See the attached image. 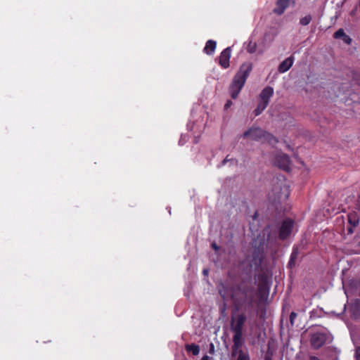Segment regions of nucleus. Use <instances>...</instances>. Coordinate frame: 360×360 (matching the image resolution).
Returning <instances> with one entry per match:
<instances>
[{
  "instance_id": "obj_6",
  "label": "nucleus",
  "mask_w": 360,
  "mask_h": 360,
  "mask_svg": "<svg viewBox=\"0 0 360 360\" xmlns=\"http://www.w3.org/2000/svg\"><path fill=\"white\" fill-rule=\"evenodd\" d=\"M328 339V335L326 333H315L311 336V345L314 349H319L327 342Z\"/></svg>"
},
{
  "instance_id": "obj_31",
  "label": "nucleus",
  "mask_w": 360,
  "mask_h": 360,
  "mask_svg": "<svg viewBox=\"0 0 360 360\" xmlns=\"http://www.w3.org/2000/svg\"><path fill=\"white\" fill-rule=\"evenodd\" d=\"M212 248L215 250H218L219 248L215 243H212Z\"/></svg>"
},
{
  "instance_id": "obj_7",
  "label": "nucleus",
  "mask_w": 360,
  "mask_h": 360,
  "mask_svg": "<svg viewBox=\"0 0 360 360\" xmlns=\"http://www.w3.org/2000/svg\"><path fill=\"white\" fill-rule=\"evenodd\" d=\"M294 221L291 219H285L280 227L278 237L281 240H285L291 233Z\"/></svg>"
},
{
  "instance_id": "obj_14",
  "label": "nucleus",
  "mask_w": 360,
  "mask_h": 360,
  "mask_svg": "<svg viewBox=\"0 0 360 360\" xmlns=\"http://www.w3.org/2000/svg\"><path fill=\"white\" fill-rule=\"evenodd\" d=\"M300 255V250L297 246H293L292 252L290 254V259L288 264V268H293L296 265L297 259Z\"/></svg>"
},
{
  "instance_id": "obj_19",
  "label": "nucleus",
  "mask_w": 360,
  "mask_h": 360,
  "mask_svg": "<svg viewBox=\"0 0 360 360\" xmlns=\"http://www.w3.org/2000/svg\"><path fill=\"white\" fill-rule=\"evenodd\" d=\"M311 16L310 15H306L300 20V25L305 26L310 23L311 21Z\"/></svg>"
},
{
  "instance_id": "obj_22",
  "label": "nucleus",
  "mask_w": 360,
  "mask_h": 360,
  "mask_svg": "<svg viewBox=\"0 0 360 360\" xmlns=\"http://www.w3.org/2000/svg\"><path fill=\"white\" fill-rule=\"evenodd\" d=\"M297 317V314L294 311H292L290 314V322L292 325L294 324V321Z\"/></svg>"
},
{
  "instance_id": "obj_21",
  "label": "nucleus",
  "mask_w": 360,
  "mask_h": 360,
  "mask_svg": "<svg viewBox=\"0 0 360 360\" xmlns=\"http://www.w3.org/2000/svg\"><path fill=\"white\" fill-rule=\"evenodd\" d=\"M280 186H278V188H276L273 190V192H274V200H276L277 198H280V195H279V193H280Z\"/></svg>"
},
{
  "instance_id": "obj_33",
  "label": "nucleus",
  "mask_w": 360,
  "mask_h": 360,
  "mask_svg": "<svg viewBox=\"0 0 360 360\" xmlns=\"http://www.w3.org/2000/svg\"><path fill=\"white\" fill-rule=\"evenodd\" d=\"M347 233H348L349 234H351V233H353V229H352V227H349V228H347Z\"/></svg>"
},
{
  "instance_id": "obj_17",
  "label": "nucleus",
  "mask_w": 360,
  "mask_h": 360,
  "mask_svg": "<svg viewBox=\"0 0 360 360\" xmlns=\"http://www.w3.org/2000/svg\"><path fill=\"white\" fill-rule=\"evenodd\" d=\"M348 221L352 226H356L359 224V218L355 213H350L347 215Z\"/></svg>"
},
{
  "instance_id": "obj_23",
  "label": "nucleus",
  "mask_w": 360,
  "mask_h": 360,
  "mask_svg": "<svg viewBox=\"0 0 360 360\" xmlns=\"http://www.w3.org/2000/svg\"><path fill=\"white\" fill-rule=\"evenodd\" d=\"M187 141V136H184V135H181V138L179 141V145H184Z\"/></svg>"
},
{
  "instance_id": "obj_1",
  "label": "nucleus",
  "mask_w": 360,
  "mask_h": 360,
  "mask_svg": "<svg viewBox=\"0 0 360 360\" xmlns=\"http://www.w3.org/2000/svg\"><path fill=\"white\" fill-rule=\"evenodd\" d=\"M252 70V64L250 62H245L240 66L229 87V92L233 99L238 97Z\"/></svg>"
},
{
  "instance_id": "obj_27",
  "label": "nucleus",
  "mask_w": 360,
  "mask_h": 360,
  "mask_svg": "<svg viewBox=\"0 0 360 360\" xmlns=\"http://www.w3.org/2000/svg\"><path fill=\"white\" fill-rule=\"evenodd\" d=\"M209 352L212 354L214 353V345L213 343L210 344Z\"/></svg>"
},
{
  "instance_id": "obj_38",
  "label": "nucleus",
  "mask_w": 360,
  "mask_h": 360,
  "mask_svg": "<svg viewBox=\"0 0 360 360\" xmlns=\"http://www.w3.org/2000/svg\"><path fill=\"white\" fill-rule=\"evenodd\" d=\"M357 6L359 7V10L360 11V0H359V2L357 4Z\"/></svg>"
},
{
  "instance_id": "obj_4",
  "label": "nucleus",
  "mask_w": 360,
  "mask_h": 360,
  "mask_svg": "<svg viewBox=\"0 0 360 360\" xmlns=\"http://www.w3.org/2000/svg\"><path fill=\"white\" fill-rule=\"evenodd\" d=\"M245 342H233L231 346V356L236 357V360H250L248 349H243Z\"/></svg>"
},
{
  "instance_id": "obj_35",
  "label": "nucleus",
  "mask_w": 360,
  "mask_h": 360,
  "mask_svg": "<svg viewBox=\"0 0 360 360\" xmlns=\"http://www.w3.org/2000/svg\"><path fill=\"white\" fill-rule=\"evenodd\" d=\"M264 360H272V359H271V357L269 355L266 354L264 356Z\"/></svg>"
},
{
  "instance_id": "obj_36",
  "label": "nucleus",
  "mask_w": 360,
  "mask_h": 360,
  "mask_svg": "<svg viewBox=\"0 0 360 360\" xmlns=\"http://www.w3.org/2000/svg\"><path fill=\"white\" fill-rule=\"evenodd\" d=\"M263 289H264V286H262V285H259V291H262Z\"/></svg>"
},
{
  "instance_id": "obj_13",
  "label": "nucleus",
  "mask_w": 360,
  "mask_h": 360,
  "mask_svg": "<svg viewBox=\"0 0 360 360\" xmlns=\"http://www.w3.org/2000/svg\"><path fill=\"white\" fill-rule=\"evenodd\" d=\"M333 37L336 39H340L343 43L349 44L352 42V39L349 36L346 34L343 29H339L336 31Z\"/></svg>"
},
{
  "instance_id": "obj_34",
  "label": "nucleus",
  "mask_w": 360,
  "mask_h": 360,
  "mask_svg": "<svg viewBox=\"0 0 360 360\" xmlns=\"http://www.w3.org/2000/svg\"><path fill=\"white\" fill-rule=\"evenodd\" d=\"M201 360H210V357L207 355H205L204 356H202Z\"/></svg>"
},
{
  "instance_id": "obj_2",
  "label": "nucleus",
  "mask_w": 360,
  "mask_h": 360,
  "mask_svg": "<svg viewBox=\"0 0 360 360\" xmlns=\"http://www.w3.org/2000/svg\"><path fill=\"white\" fill-rule=\"evenodd\" d=\"M255 295V290L253 286L248 285H241L238 287V290L236 292L235 300L236 303L245 309H252Z\"/></svg>"
},
{
  "instance_id": "obj_9",
  "label": "nucleus",
  "mask_w": 360,
  "mask_h": 360,
  "mask_svg": "<svg viewBox=\"0 0 360 360\" xmlns=\"http://www.w3.org/2000/svg\"><path fill=\"white\" fill-rule=\"evenodd\" d=\"M274 94V89L271 86H266L262 89L259 95V101L268 105L270 98Z\"/></svg>"
},
{
  "instance_id": "obj_8",
  "label": "nucleus",
  "mask_w": 360,
  "mask_h": 360,
  "mask_svg": "<svg viewBox=\"0 0 360 360\" xmlns=\"http://www.w3.org/2000/svg\"><path fill=\"white\" fill-rule=\"evenodd\" d=\"M276 165L283 170H289L290 160L288 155L281 153H278L275 158Z\"/></svg>"
},
{
  "instance_id": "obj_37",
  "label": "nucleus",
  "mask_w": 360,
  "mask_h": 360,
  "mask_svg": "<svg viewBox=\"0 0 360 360\" xmlns=\"http://www.w3.org/2000/svg\"><path fill=\"white\" fill-rule=\"evenodd\" d=\"M207 273H208V270H207V269H204V270H203V274H204L205 275L207 274Z\"/></svg>"
},
{
  "instance_id": "obj_11",
  "label": "nucleus",
  "mask_w": 360,
  "mask_h": 360,
  "mask_svg": "<svg viewBox=\"0 0 360 360\" xmlns=\"http://www.w3.org/2000/svg\"><path fill=\"white\" fill-rule=\"evenodd\" d=\"M290 1V0H277L276 7L273 10L274 13L278 15H282L289 6Z\"/></svg>"
},
{
  "instance_id": "obj_29",
  "label": "nucleus",
  "mask_w": 360,
  "mask_h": 360,
  "mask_svg": "<svg viewBox=\"0 0 360 360\" xmlns=\"http://www.w3.org/2000/svg\"><path fill=\"white\" fill-rule=\"evenodd\" d=\"M229 160H230L228 158V156H226V157L225 158V159H224V160L221 161V165H219V167H220V166H224V165H226V163L227 162H229Z\"/></svg>"
},
{
  "instance_id": "obj_15",
  "label": "nucleus",
  "mask_w": 360,
  "mask_h": 360,
  "mask_svg": "<svg viewBox=\"0 0 360 360\" xmlns=\"http://www.w3.org/2000/svg\"><path fill=\"white\" fill-rule=\"evenodd\" d=\"M339 353L340 352L337 350L336 348L328 347L325 350L326 356L328 357H332L335 360H337Z\"/></svg>"
},
{
  "instance_id": "obj_25",
  "label": "nucleus",
  "mask_w": 360,
  "mask_h": 360,
  "mask_svg": "<svg viewBox=\"0 0 360 360\" xmlns=\"http://www.w3.org/2000/svg\"><path fill=\"white\" fill-rule=\"evenodd\" d=\"M257 46H248L247 51L250 53H254L256 51Z\"/></svg>"
},
{
  "instance_id": "obj_20",
  "label": "nucleus",
  "mask_w": 360,
  "mask_h": 360,
  "mask_svg": "<svg viewBox=\"0 0 360 360\" xmlns=\"http://www.w3.org/2000/svg\"><path fill=\"white\" fill-rule=\"evenodd\" d=\"M215 48L216 46H205L203 51L205 53L211 55L214 52Z\"/></svg>"
},
{
  "instance_id": "obj_10",
  "label": "nucleus",
  "mask_w": 360,
  "mask_h": 360,
  "mask_svg": "<svg viewBox=\"0 0 360 360\" xmlns=\"http://www.w3.org/2000/svg\"><path fill=\"white\" fill-rule=\"evenodd\" d=\"M231 49L230 46L225 49L220 55L219 64L223 68L229 67V59L231 57Z\"/></svg>"
},
{
  "instance_id": "obj_32",
  "label": "nucleus",
  "mask_w": 360,
  "mask_h": 360,
  "mask_svg": "<svg viewBox=\"0 0 360 360\" xmlns=\"http://www.w3.org/2000/svg\"><path fill=\"white\" fill-rule=\"evenodd\" d=\"M356 207H357L358 211L360 212V195L359 196Z\"/></svg>"
},
{
  "instance_id": "obj_5",
  "label": "nucleus",
  "mask_w": 360,
  "mask_h": 360,
  "mask_svg": "<svg viewBox=\"0 0 360 360\" xmlns=\"http://www.w3.org/2000/svg\"><path fill=\"white\" fill-rule=\"evenodd\" d=\"M269 135L266 131L257 127H252L245 131L241 136L244 139H250L253 141H259L266 136Z\"/></svg>"
},
{
  "instance_id": "obj_26",
  "label": "nucleus",
  "mask_w": 360,
  "mask_h": 360,
  "mask_svg": "<svg viewBox=\"0 0 360 360\" xmlns=\"http://www.w3.org/2000/svg\"><path fill=\"white\" fill-rule=\"evenodd\" d=\"M358 9H359V7H358V6H357V5H356V6H355V8L351 11V12H350V15H351V16H352V17H355V16H356V12H357V11H358Z\"/></svg>"
},
{
  "instance_id": "obj_16",
  "label": "nucleus",
  "mask_w": 360,
  "mask_h": 360,
  "mask_svg": "<svg viewBox=\"0 0 360 360\" xmlns=\"http://www.w3.org/2000/svg\"><path fill=\"white\" fill-rule=\"evenodd\" d=\"M186 349L191 352L193 355H198L200 352V347L195 344H191L186 345Z\"/></svg>"
},
{
  "instance_id": "obj_18",
  "label": "nucleus",
  "mask_w": 360,
  "mask_h": 360,
  "mask_svg": "<svg viewBox=\"0 0 360 360\" xmlns=\"http://www.w3.org/2000/svg\"><path fill=\"white\" fill-rule=\"evenodd\" d=\"M267 107L266 105L261 103L259 101V103L256 108V109L254 110V114L255 116L259 115Z\"/></svg>"
},
{
  "instance_id": "obj_12",
  "label": "nucleus",
  "mask_w": 360,
  "mask_h": 360,
  "mask_svg": "<svg viewBox=\"0 0 360 360\" xmlns=\"http://www.w3.org/2000/svg\"><path fill=\"white\" fill-rule=\"evenodd\" d=\"M294 62V57L290 56L285 59L278 66V70L281 73L287 72L292 65Z\"/></svg>"
},
{
  "instance_id": "obj_3",
  "label": "nucleus",
  "mask_w": 360,
  "mask_h": 360,
  "mask_svg": "<svg viewBox=\"0 0 360 360\" xmlns=\"http://www.w3.org/2000/svg\"><path fill=\"white\" fill-rule=\"evenodd\" d=\"M246 319V316L243 314H239L235 319H232L231 323V330L233 333V343L245 342L243 334V328Z\"/></svg>"
},
{
  "instance_id": "obj_24",
  "label": "nucleus",
  "mask_w": 360,
  "mask_h": 360,
  "mask_svg": "<svg viewBox=\"0 0 360 360\" xmlns=\"http://www.w3.org/2000/svg\"><path fill=\"white\" fill-rule=\"evenodd\" d=\"M355 358L356 360H360V347H357L355 350Z\"/></svg>"
},
{
  "instance_id": "obj_30",
  "label": "nucleus",
  "mask_w": 360,
  "mask_h": 360,
  "mask_svg": "<svg viewBox=\"0 0 360 360\" xmlns=\"http://www.w3.org/2000/svg\"><path fill=\"white\" fill-rule=\"evenodd\" d=\"M232 104V102L231 101H228L226 102V103L224 105V108L225 109H227L228 108H229V106Z\"/></svg>"
},
{
  "instance_id": "obj_28",
  "label": "nucleus",
  "mask_w": 360,
  "mask_h": 360,
  "mask_svg": "<svg viewBox=\"0 0 360 360\" xmlns=\"http://www.w3.org/2000/svg\"><path fill=\"white\" fill-rule=\"evenodd\" d=\"M216 44H217L216 41L212 40V39H210V40H208V41L206 42V44H205V45H216Z\"/></svg>"
}]
</instances>
